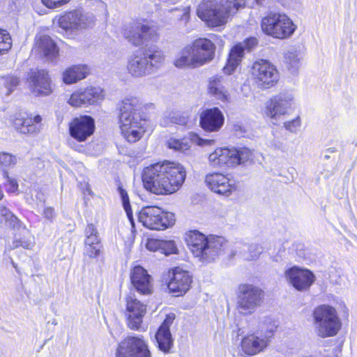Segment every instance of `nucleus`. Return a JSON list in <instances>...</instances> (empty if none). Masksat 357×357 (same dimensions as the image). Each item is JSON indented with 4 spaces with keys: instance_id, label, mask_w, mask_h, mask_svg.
<instances>
[{
    "instance_id": "09e8293b",
    "label": "nucleus",
    "mask_w": 357,
    "mask_h": 357,
    "mask_svg": "<svg viewBox=\"0 0 357 357\" xmlns=\"http://www.w3.org/2000/svg\"><path fill=\"white\" fill-rule=\"evenodd\" d=\"M85 253L89 257H96L99 255L100 245H85Z\"/></svg>"
},
{
    "instance_id": "6e6552de",
    "label": "nucleus",
    "mask_w": 357,
    "mask_h": 357,
    "mask_svg": "<svg viewBox=\"0 0 357 357\" xmlns=\"http://www.w3.org/2000/svg\"><path fill=\"white\" fill-rule=\"evenodd\" d=\"M250 75L253 82L261 89H269L275 86L280 77L277 67L264 59H257L252 63Z\"/></svg>"
},
{
    "instance_id": "9b49d317",
    "label": "nucleus",
    "mask_w": 357,
    "mask_h": 357,
    "mask_svg": "<svg viewBox=\"0 0 357 357\" xmlns=\"http://www.w3.org/2000/svg\"><path fill=\"white\" fill-rule=\"evenodd\" d=\"M211 39L206 37H198L187 45V51L196 57L200 66L211 62L215 57L216 45L214 41L220 40L221 37L215 34H211Z\"/></svg>"
},
{
    "instance_id": "bb28decb",
    "label": "nucleus",
    "mask_w": 357,
    "mask_h": 357,
    "mask_svg": "<svg viewBox=\"0 0 357 357\" xmlns=\"http://www.w3.org/2000/svg\"><path fill=\"white\" fill-rule=\"evenodd\" d=\"M33 50L40 56L54 59L59 56V48L48 35H41L35 38Z\"/></svg>"
},
{
    "instance_id": "f704fd0d",
    "label": "nucleus",
    "mask_w": 357,
    "mask_h": 357,
    "mask_svg": "<svg viewBox=\"0 0 357 357\" xmlns=\"http://www.w3.org/2000/svg\"><path fill=\"white\" fill-rule=\"evenodd\" d=\"M245 162H249L248 158H213L210 160V165L213 168L225 169L244 164Z\"/></svg>"
},
{
    "instance_id": "393cba45",
    "label": "nucleus",
    "mask_w": 357,
    "mask_h": 357,
    "mask_svg": "<svg viewBox=\"0 0 357 357\" xmlns=\"http://www.w3.org/2000/svg\"><path fill=\"white\" fill-rule=\"evenodd\" d=\"M57 24L66 33H73L86 27L84 15L77 10L66 11L59 15Z\"/></svg>"
},
{
    "instance_id": "5701e85b",
    "label": "nucleus",
    "mask_w": 357,
    "mask_h": 357,
    "mask_svg": "<svg viewBox=\"0 0 357 357\" xmlns=\"http://www.w3.org/2000/svg\"><path fill=\"white\" fill-rule=\"evenodd\" d=\"M205 182L211 191L225 197H229L237 189L234 181L220 173L207 174Z\"/></svg>"
},
{
    "instance_id": "3c124183",
    "label": "nucleus",
    "mask_w": 357,
    "mask_h": 357,
    "mask_svg": "<svg viewBox=\"0 0 357 357\" xmlns=\"http://www.w3.org/2000/svg\"><path fill=\"white\" fill-rule=\"evenodd\" d=\"M276 325L275 324H272L271 321H270V325L267 327L265 326V324L261 326V331L265 333V337L263 338L268 341V338L272 337L276 330Z\"/></svg>"
},
{
    "instance_id": "412c9836",
    "label": "nucleus",
    "mask_w": 357,
    "mask_h": 357,
    "mask_svg": "<svg viewBox=\"0 0 357 357\" xmlns=\"http://www.w3.org/2000/svg\"><path fill=\"white\" fill-rule=\"evenodd\" d=\"M214 143V139H203L199 134L190 132L187 137H183L181 139L170 138L167 142V146L169 149L184 153L185 151L190 150L192 144L199 146H204L213 145Z\"/></svg>"
},
{
    "instance_id": "f8f14e48",
    "label": "nucleus",
    "mask_w": 357,
    "mask_h": 357,
    "mask_svg": "<svg viewBox=\"0 0 357 357\" xmlns=\"http://www.w3.org/2000/svg\"><path fill=\"white\" fill-rule=\"evenodd\" d=\"M26 82L31 92L36 96H48L54 91V84L47 69H30Z\"/></svg>"
},
{
    "instance_id": "b1692460",
    "label": "nucleus",
    "mask_w": 357,
    "mask_h": 357,
    "mask_svg": "<svg viewBox=\"0 0 357 357\" xmlns=\"http://www.w3.org/2000/svg\"><path fill=\"white\" fill-rule=\"evenodd\" d=\"M130 281L134 289L141 294L148 295L153 291V279L141 266H135L130 271Z\"/></svg>"
},
{
    "instance_id": "603ef678",
    "label": "nucleus",
    "mask_w": 357,
    "mask_h": 357,
    "mask_svg": "<svg viewBox=\"0 0 357 357\" xmlns=\"http://www.w3.org/2000/svg\"><path fill=\"white\" fill-rule=\"evenodd\" d=\"M301 125V120L299 117H296L291 121H289L284 123V127L287 130L294 132Z\"/></svg>"
},
{
    "instance_id": "a211bd4d",
    "label": "nucleus",
    "mask_w": 357,
    "mask_h": 357,
    "mask_svg": "<svg viewBox=\"0 0 357 357\" xmlns=\"http://www.w3.org/2000/svg\"><path fill=\"white\" fill-rule=\"evenodd\" d=\"M225 83L222 76L215 75L208 79L206 87L208 96L223 109L232 102V97Z\"/></svg>"
},
{
    "instance_id": "ddd939ff",
    "label": "nucleus",
    "mask_w": 357,
    "mask_h": 357,
    "mask_svg": "<svg viewBox=\"0 0 357 357\" xmlns=\"http://www.w3.org/2000/svg\"><path fill=\"white\" fill-rule=\"evenodd\" d=\"M263 298L261 289L252 284H245L238 287L237 307L241 314H250L259 307Z\"/></svg>"
},
{
    "instance_id": "1a4fd4ad",
    "label": "nucleus",
    "mask_w": 357,
    "mask_h": 357,
    "mask_svg": "<svg viewBox=\"0 0 357 357\" xmlns=\"http://www.w3.org/2000/svg\"><path fill=\"white\" fill-rule=\"evenodd\" d=\"M139 221L151 230H165L175 223L174 215L156 206L143 207L138 214Z\"/></svg>"
},
{
    "instance_id": "20e7f679",
    "label": "nucleus",
    "mask_w": 357,
    "mask_h": 357,
    "mask_svg": "<svg viewBox=\"0 0 357 357\" xmlns=\"http://www.w3.org/2000/svg\"><path fill=\"white\" fill-rule=\"evenodd\" d=\"M188 245L193 255L203 262L214 261L224 252L227 241L222 236H206L197 231H190Z\"/></svg>"
},
{
    "instance_id": "c9c22d12",
    "label": "nucleus",
    "mask_w": 357,
    "mask_h": 357,
    "mask_svg": "<svg viewBox=\"0 0 357 357\" xmlns=\"http://www.w3.org/2000/svg\"><path fill=\"white\" fill-rule=\"evenodd\" d=\"M215 156H250L252 154V151L245 146L231 149L228 147H219L215 149L213 153Z\"/></svg>"
},
{
    "instance_id": "5fc2aeb1",
    "label": "nucleus",
    "mask_w": 357,
    "mask_h": 357,
    "mask_svg": "<svg viewBox=\"0 0 357 357\" xmlns=\"http://www.w3.org/2000/svg\"><path fill=\"white\" fill-rule=\"evenodd\" d=\"M43 215L46 219L52 221L55 217V212L54 208L52 207H46L44 209Z\"/></svg>"
},
{
    "instance_id": "4c0bfd02",
    "label": "nucleus",
    "mask_w": 357,
    "mask_h": 357,
    "mask_svg": "<svg viewBox=\"0 0 357 357\" xmlns=\"http://www.w3.org/2000/svg\"><path fill=\"white\" fill-rule=\"evenodd\" d=\"M12 38L8 31L0 28V56L6 54L12 47Z\"/></svg>"
},
{
    "instance_id": "2f4dec72",
    "label": "nucleus",
    "mask_w": 357,
    "mask_h": 357,
    "mask_svg": "<svg viewBox=\"0 0 357 357\" xmlns=\"http://www.w3.org/2000/svg\"><path fill=\"white\" fill-rule=\"evenodd\" d=\"M244 57V48L241 43L235 44L229 50L226 63L222 68L225 74L231 75Z\"/></svg>"
},
{
    "instance_id": "58836bf2",
    "label": "nucleus",
    "mask_w": 357,
    "mask_h": 357,
    "mask_svg": "<svg viewBox=\"0 0 357 357\" xmlns=\"http://www.w3.org/2000/svg\"><path fill=\"white\" fill-rule=\"evenodd\" d=\"M85 245H99L98 231L93 224H89L85 230Z\"/></svg>"
},
{
    "instance_id": "864d4df0",
    "label": "nucleus",
    "mask_w": 357,
    "mask_h": 357,
    "mask_svg": "<svg viewBox=\"0 0 357 357\" xmlns=\"http://www.w3.org/2000/svg\"><path fill=\"white\" fill-rule=\"evenodd\" d=\"M6 178L8 179L7 190L9 192H15L18 189V184L16 180L10 178L8 176Z\"/></svg>"
},
{
    "instance_id": "8fccbe9b",
    "label": "nucleus",
    "mask_w": 357,
    "mask_h": 357,
    "mask_svg": "<svg viewBox=\"0 0 357 357\" xmlns=\"http://www.w3.org/2000/svg\"><path fill=\"white\" fill-rule=\"evenodd\" d=\"M244 50L250 51L258 45V40L254 36L248 37L243 40Z\"/></svg>"
},
{
    "instance_id": "f3484780",
    "label": "nucleus",
    "mask_w": 357,
    "mask_h": 357,
    "mask_svg": "<svg viewBox=\"0 0 357 357\" xmlns=\"http://www.w3.org/2000/svg\"><path fill=\"white\" fill-rule=\"evenodd\" d=\"M95 131V119L90 115L82 114L75 116L68 123L69 135L77 142L86 141Z\"/></svg>"
},
{
    "instance_id": "7ed1b4c3",
    "label": "nucleus",
    "mask_w": 357,
    "mask_h": 357,
    "mask_svg": "<svg viewBox=\"0 0 357 357\" xmlns=\"http://www.w3.org/2000/svg\"><path fill=\"white\" fill-rule=\"evenodd\" d=\"M245 5L246 0H203L197 8V15L207 26L215 28L227 24L230 16Z\"/></svg>"
},
{
    "instance_id": "0eeeda50",
    "label": "nucleus",
    "mask_w": 357,
    "mask_h": 357,
    "mask_svg": "<svg viewBox=\"0 0 357 357\" xmlns=\"http://www.w3.org/2000/svg\"><path fill=\"white\" fill-rule=\"evenodd\" d=\"M125 39L134 46L147 42H156L160 38L158 28L146 19H137L123 29Z\"/></svg>"
},
{
    "instance_id": "a18cd8bd",
    "label": "nucleus",
    "mask_w": 357,
    "mask_h": 357,
    "mask_svg": "<svg viewBox=\"0 0 357 357\" xmlns=\"http://www.w3.org/2000/svg\"><path fill=\"white\" fill-rule=\"evenodd\" d=\"M41 3L44 6L49 9H56L61 8L67 3H68L71 0H40Z\"/></svg>"
},
{
    "instance_id": "9d476101",
    "label": "nucleus",
    "mask_w": 357,
    "mask_h": 357,
    "mask_svg": "<svg viewBox=\"0 0 357 357\" xmlns=\"http://www.w3.org/2000/svg\"><path fill=\"white\" fill-rule=\"evenodd\" d=\"M105 90L98 86L80 87L73 91L67 102L73 107L79 108L91 105H98L105 99Z\"/></svg>"
},
{
    "instance_id": "4468645a",
    "label": "nucleus",
    "mask_w": 357,
    "mask_h": 357,
    "mask_svg": "<svg viewBox=\"0 0 357 357\" xmlns=\"http://www.w3.org/2000/svg\"><path fill=\"white\" fill-rule=\"evenodd\" d=\"M43 116L29 112H20L13 115L11 124L19 133L24 135H38L42 128Z\"/></svg>"
},
{
    "instance_id": "39448f33",
    "label": "nucleus",
    "mask_w": 357,
    "mask_h": 357,
    "mask_svg": "<svg viewBox=\"0 0 357 357\" xmlns=\"http://www.w3.org/2000/svg\"><path fill=\"white\" fill-rule=\"evenodd\" d=\"M260 28L266 36L277 40H287L293 36L297 26L286 13L269 11L261 18Z\"/></svg>"
},
{
    "instance_id": "423d86ee",
    "label": "nucleus",
    "mask_w": 357,
    "mask_h": 357,
    "mask_svg": "<svg viewBox=\"0 0 357 357\" xmlns=\"http://www.w3.org/2000/svg\"><path fill=\"white\" fill-rule=\"evenodd\" d=\"M314 328L317 336L321 338L335 336L341 328L342 323L335 307L321 305L312 312Z\"/></svg>"
},
{
    "instance_id": "ea45409f",
    "label": "nucleus",
    "mask_w": 357,
    "mask_h": 357,
    "mask_svg": "<svg viewBox=\"0 0 357 357\" xmlns=\"http://www.w3.org/2000/svg\"><path fill=\"white\" fill-rule=\"evenodd\" d=\"M0 220L5 222L10 227H15L18 222L17 218L8 208L3 206H0Z\"/></svg>"
},
{
    "instance_id": "cd10ccee",
    "label": "nucleus",
    "mask_w": 357,
    "mask_h": 357,
    "mask_svg": "<svg viewBox=\"0 0 357 357\" xmlns=\"http://www.w3.org/2000/svg\"><path fill=\"white\" fill-rule=\"evenodd\" d=\"M91 74L88 65L84 63L73 64L66 68L61 73V80L67 84H76Z\"/></svg>"
},
{
    "instance_id": "c756f323",
    "label": "nucleus",
    "mask_w": 357,
    "mask_h": 357,
    "mask_svg": "<svg viewBox=\"0 0 357 357\" xmlns=\"http://www.w3.org/2000/svg\"><path fill=\"white\" fill-rule=\"evenodd\" d=\"M147 63L144 56L142 55V50H139L129 56L126 69L132 77H143L149 73Z\"/></svg>"
},
{
    "instance_id": "f03ea898",
    "label": "nucleus",
    "mask_w": 357,
    "mask_h": 357,
    "mask_svg": "<svg viewBox=\"0 0 357 357\" xmlns=\"http://www.w3.org/2000/svg\"><path fill=\"white\" fill-rule=\"evenodd\" d=\"M142 109L141 102L134 96L121 100L116 105L121 135L130 143L139 141L147 130L149 121Z\"/></svg>"
},
{
    "instance_id": "49530a36",
    "label": "nucleus",
    "mask_w": 357,
    "mask_h": 357,
    "mask_svg": "<svg viewBox=\"0 0 357 357\" xmlns=\"http://www.w3.org/2000/svg\"><path fill=\"white\" fill-rule=\"evenodd\" d=\"M33 246V242L30 239H15L13 242L11 248L15 249L19 247H22L25 249H31Z\"/></svg>"
},
{
    "instance_id": "a878e982",
    "label": "nucleus",
    "mask_w": 357,
    "mask_h": 357,
    "mask_svg": "<svg viewBox=\"0 0 357 357\" xmlns=\"http://www.w3.org/2000/svg\"><path fill=\"white\" fill-rule=\"evenodd\" d=\"M291 98L285 94H278L268 99L265 106V114L272 119H277L287 113L291 105Z\"/></svg>"
},
{
    "instance_id": "f257e3e1",
    "label": "nucleus",
    "mask_w": 357,
    "mask_h": 357,
    "mask_svg": "<svg viewBox=\"0 0 357 357\" xmlns=\"http://www.w3.org/2000/svg\"><path fill=\"white\" fill-rule=\"evenodd\" d=\"M185 176V169L181 164L164 160L146 167L142 178L147 191L156 195H169L180 189Z\"/></svg>"
},
{
    "instance_id": "6e6d98bb",
    "label": "nucleus",
    "mask_w": 357,
    "mask_h": 357,
    "mask_svg": "<svg viewBox=\"0 0 357 357\" xmlns=\"http://www.w3.org/2000/svg\"><path fill=\"white\" fill-rule=\"evenodd\" d=\"M341 350L338 347H336L333 349V355H330L329 354H326V357H338V355L340 354Z\"/></svg>"
},
{
    "instance_id": "72a5a7b5",
    "label": "nucleus",
    "mask_w": 357,
    "mask_h": 357,
    "mask_svg": "<svg viewBox=\"0 0 357 357\" xmlns=\"http://www.w3.org/2000/svg\"><path fill=\"white\" fill-rule=\"evenodd\" d=\"M173 64L178 69L196 68L201 67L196 57L191 53V50L187 51V45L174 59Z\"/></svg>"
},
{
    "instance_id": "e433bc0d",
    "label": "nucleus",
    "mask_w": 357,
    "mask_h": 357,
    "mask_svg": "<svg viewBox=\"0 0 357 357\" xmlns=\"http://www.w3.org/2000/svg\"><path fill=\"white\" fill-rule=\"evenodd\" d=\"M263 252V248L259 244H251L244 246V248L239 252L241 258L245 261L257 260Z\"/></svg>"
},
{
    "instance_id": "79ce46f5",
    "label": "nucleus",
    "mask_w": 357,
    "mask_h": 357,
    "mask_svg": "<svg viewBox=\"0 0 357 357\" xmlns=\"http://www.w3.org/2000/svg\"><path fill=\"white\" fill-rule=\"evenodd\" d=\"M177 248L173 241H165L162 240L160 252L165 255H169L172 254L176 253Z\"/></svg>"
},
{
    "instance_id": "c85d7f7f",
    "label": "nucleus",
    "mask_w": 357,
    "mask_h": 357,
    "mask_svg": "<svg viewBox=\"0 0 357 357\" xmlns=\"http://www.w3.org/2000/svg\"><path fill=\"white\" fill-rule=\"evenodd\" d=\"M175 319L174 314H168L164 320L157 333L155 339L158 344V347L164 352H168L173 344V339L169 331V327Z\"/></svg>"
},
{
    "instance_id": "13d9d810",
    "label": "nucleus",
    "mask_w": 357,
    "mask_h": 357,
    "mask_svg": "<svg viewBox=\"0 0 357 357\" xmlns=\"http://www.w3.org/2000/svg\"><path fill=\"white\" fill-rule=\"evenodd\" d=\"M4 155H5L6 156H12L10 154H8V153H4Z\"/></svg>"
},
{
    "instance_id": "7c9ffc66",
    "label": "nucleus",
    "mask_w": 357,
    "mask_h": 357,
    "mask_svg": "<svg viewBox=\"0 0 357 357\" xmlns=\"http://www.w3.org/2000/svg\"><path fill=\"white\" fill-rule=\"evenodd\" d=\"M268 345V340L255 334L245 336L241 342V350L248 356H254L262 351Z\"/></svg>"
},
{
    "instance_id": "37998d69",
    "label": "nucleus",
    "mask_w": 357,
    "mask_h": 357,
    "mask_svg": "<svg viewBox=\"0 0 357 357\" xmlns=\"http://www.w3.org/2000/svg\"><path fill=\"white\" fill-rule=\"evenodd\" d=\"M16 164L15 158H0V168L5 177H8V169L13 168Z\"/></svg>"
},
{
    "instance_id": "4be33fe9",
    "label": "nucleus",
    "mask_w": 357,
    "mask_h": 357,
    "mask_svg": "<svg viewBox=\"0 0 357 357\" xmlns=\"http://www.w3.org/2000/svg\"><path fill=\"white\" fill-rule=\"evenodd\" d=\"M169 278L167 287L169 291L178 296L185 294L190 289L192 281L190 273L179 267L169 271Z\"/></svg>"
},
{
    "instance_id": "c03bdc74",
    "label": "nucleus",
    "mask_w": 357,
    "mask_h": 357,
    "mask_svg": "<svg viewBox=\"0 0 357 357\" xmlns=\"http://www.w3.org/2000/svg\"><path fill=\"white\" fill-rule=\"evenodd\" d=\"M20 78L15 75H8L3 77V84L10 92L20 84Z\"/></svg>"
},
{
    "instance_id": "de8ad7c7",
    "label": "nucleus",
    "mask_w": 357,
    "mask_h": 357,
    "mask_svg": "<svg viewBox=\"0 0 357 357\" xmlns=\"http://www.w3.org/2000/svg\"><path fill=\"white\" fill-rule=\"evenodd\" d=\"M162 240L149 238L146 243V248L151 252L160 251Z\"/></svg>"
},
{
    "instance_id": "a19ab883",
    "label": "nucleus",
    "mask_w": 357,
    "mask_h": 357,
    "mask_svg": "<svg viewBox=\"0 0 357 357\" xmlns=\"http://www.w3.org/2000/svg\"><path fill=\"white\" fill-rule=\"evenodd\" d=\"M118 191H119V193L120 194L123 206L126 212L127 216L129 218L130 222L132 224V222H133L132 213L131 206L130 204L128 195L127 192L120 185L118 187Z\"/></svg>"
},
{
    "instance_id": "473e14b6",
    "label": "nucleus",
    "mask_w": 357,
    "mask_h": 357,
    "mask_svg": "<svg viewBox=\"0 0 357 357\" xmlns=\"http://www.w3.org/2000/svg\"><path fill=\"white\" fill-rule=\"evenodd\" d=\"M142 55L148 63L147 66L149 69H158L162 66L165 61V55L163 51L158 47H148L141 49Z\"/></svg>"
},
{
    "instance_id": "dca6fc26",
    "label": "nucleus",
    "mask_w": 357,
    "mask_h": 357,
    "mask_svg": "<svg viewBox=\"0 0 357 357\" xmlns=\"http://www.w3.org/2000/svg\"><path fill=\"white\" fill-rule=\"evenodd\" d=\"M116 357H151V353L142 337L128 336L119 343Z\"/></svg>"
},
{
    "instance_id": "2eb2a0df",
    "label": "nucleus",
    "mask_w": 357,
    "mask_h": 357,
    "mask_svg": "<svg viewBox=\"0 0 357 357\" xmlns=\"http://www.w3.org/2000/svg\"><path fill=\"white\" fill-rule=\"evenodd\" d=\"M284 278L289 285L301 292L308 291L316 280L310 270L298 266L286 268Z\"/></svg>"
},
{
    "instance_id": "4d7b16f0",
    "label": "nucleus",
    "mask_w": 357,
    "mask_h": 357,
    "mask_svg": "<svg viewBox=\"0 0 357 357\" xmlns=\"http://www.w3.org/2000/svg\"><path fill=\"white\" fill-rule=\"evenodd\" d=\"M83 190L87 191L89 193H90V189L89 188V185L87 183H85L83 184V186L82 187Z\"/></svg>"
},
{
    "instance_id": "aec40b11",
    "label": "nucleus",
    "mask_w": 357,
    "mask_h": 357,
    "mask_svg": "<svg viewBox=\"0 0 357 357\" xmlns=\"http://www.w3.org/2000/svg\"><path fill=\"white\" fill-rule=\"evenodd\" d=\"M200 128L206 132H217L225 123V116L218 107H213L202 110L199 114Z\"/></svg>"
},
{
    "instance_id": "6ab92c4d",
    "label": "nucleus",
    "mask_w": 357,
    "mask_h": 357,
    "mask_svg": "<svg viewBox=\"0 0 357 357\" xmlns=\"http://www.w3.org/2000/svg\"><path fill=\"white\" fill-rule=\"evenodd\" d=\"M126 301L128 326L132 330H139L146 313V306L132 292L126 296Z\"/></svg>"
}]
</instances>
